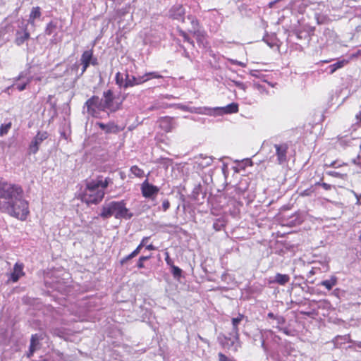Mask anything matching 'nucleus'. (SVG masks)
Masks as SVG:
<instances>
[{"label": "nucleus", "mask_w": 361, "mask_h": 361, "mask_svg": "<svg viewBox=\"0 0 361 361\" xmlns=\"http://www.w3.org/2000/svg\"><path fill=\"white\" fill-rule=\"evenodd\" d=\"M0 211L20 221H25L30 214L29 203L23 197L22 187L1 178Z\"/></svg>", "instance_id": "nucleus-1"}, {"label": "nucleus", "mask_w": 361, "mask_h": 361, "mask_svg": "<svg viewBox=\"0 0 361 361\" xmlns=\"http://www.w3.org/2000/svg\"><path fill=\"white\" fill-rule=\"evenodd\" d=\"M111 183L110 178L107 177L102 180V176H98L97 180L88 181L83 192L80 195L81 201L87 205L99 204L104 197V190Z\"/></svg>", "instance_id": "nucleus-2"}, {"label": "nucleus", "mask_w": 361, "mask_h": 361, "mask_svg": "<svg viewBox=\"0 0 361 361\" xmlns=\"http://www.w3.org/2000/svg\"><path fill=\"white\" fill-rule=\"evenodd\" d=\"M112 216L118 219H130L133 216V214L126 207V203L124 200L112 201L102 207L100 216L103 219H108Z\"/></svg>", "instance_id": "nucleus-3"}, {"label": "nucleus", "mask_w": 361, "mask_h": 361, "mask_svg": "<svg viewBox=\"0 0 361 361\" xmlns=\"http://www.w3.org/2000/svg\"><path fill=\"white\" fill-rule=\"evenodd\" d=\"M102 99L104 111L108 110L110 112H116L121 109L123 102V99L116 97L111 90L104 91Z\"/></svg>", "instance_id": "nucleus-4"}, {"label": "nucleus", "mask_w": 361, "mask_h": 361, "mask_svg": "<svg viewBox=\"0 0 361 361\" xmlns=\"http://www.w3.org/2000/svg\"><path fill=\"white\" fill-rule=\"evenodd\" d=\"M87 108V112L94 118H100L102 111H104L102 99L97 95H93L89 98L85 103Z\"/></svg>", "instance_id": "nucleus-5"}, {"label": "nucleus", "mask_w": 361, "mask_h": 361, "mask_svg": "<svg viewBox=\"0 0 361 361\" xmlns=\"http://www.w3.org/2000/svg\"><path fill=\"white\" fill-rule=\"evenodd\" d=\"M80 63L82 66L81 74H83L90 64L97 66L98 64L97 58L94 57L93 50H85L81 55Z\"/></svg>", "instance_id": "nucleus-6"}, {"label": "nucleus", "mask_w": 361, "mask_h": 361, "mask_svg": "<svg viewBox=\"0 0 361 361\" xmlns=\"http://www.w3.org/2000/svg\"><path fill=\"white\" fill-rule=\"evenodd\" d=\"M159 192V188L156 185L150 184L147 179L141 184V192L145 198L154 200Z\"/></svg>", "instance_id": "nucleus-7"}, {"label": "nucleus", "mask_w": 361, "mask_h": 361, "mask_svg": "<svg viewBox=\"0 0 361 361\" xmlns=\"http://www.w3.org/2000/svg\"><path fill=\"white\" fill-rule=\"evenodd\" d=\"M48 137V133L46 131H39L35 136L29 145V151L31 154H36L39 150L41 143Z\"/></svg>", "instance_id": "nucleus-8"}, {"label": "nucleus", "mask_w": 361, "mask_h": 361, "mask_svg": "<svg viewBox=\"0 0 361 361\" xmlns=\"http://www.w3.org/2000/svg\"><path fill=\"white\" fill-rule=\"evenodd\" d=\"M185 9L181 4L173 5L169 11V16L173 20L185 22Z\"/></svg>", "instance_id": "nucleus-9"}, {"label": "nucleus", "mask_w": 361, "mask_h": 361, "mask_svg": "<svg viewBox=\"0 0 361 361\" xmlns=\"http://www.w3.org/2000/svg\"><path fill=\"white\" fill-rule=\"evenodd\" d=\"M274 148L276 149V156L277 159V163L279 164H283L287 161V153L288 149V145L287 143L275 144Z\"/></svg>", "instance_id": "nucleus-10"}, {"label": "nucleus", "mask_w": 361, "mask_h": 361, "mask_svg": "<svg viewBox=\"0 0 361 361\" xmlns=\"http://www.w3.org/2000/svg\"><path fill=\"white\" fill-rule=\"evenodd\" d=\"M159 128L166 133L171 132L174 127L173 118L169 116L161 117L159 120Z\"/></svg>", "instance_id": "nucleus-11"}, {"label": "nucleus", "mask_w": 361, "mask_h": 361, "mask_svg": "<svg viewBox=\"0 0 361 361\" xmlns=\"http://www.w3.org/2000/svg\"><path fill=\"white\" fill-rule=\"evenodd\" d=\"M24 265L23 263H16L13 267V271L11 275V279L13 282H17L19 279L25 275L23 271Z\"/></svg>", "instance_id": "nucleus-12"}, {"label": "nucleus", "mask_w": 361, "mask_h": 361, "mask_svg": "<svg viewBox=\"0 0 361 361\" xmlns=\"http://www.w3.org/2000/svg\"><path fill=\"white\" fill-rule=\"evenodd\" d=\"M97 125L103 130L105 131L106 133H116L119 131L118 126L114 123H109L107 124H104L102 122H97Z\"/></svg>", "instance_id": "nucleus-13"}, {"label": "nucleus", "mask_w": 361, "mask_h": 361, "mask_svg": "<svg viewBox=\"0 0 361 361\" xmlns=\"http://www.w3.org/2000/svg\"><path fill=\"white\" fill-rule=\"evenodd\" d=\"M290 281V276L288 274H276L275 279L273 281H270L269 283H276L281 286H284Z\"/></svg>", "instance_id": "nucleus-14"}, {"label": "nucleus", "mask_w": 361, "mask_h": 361, "mask_svg": "<svg viewBox=\"0 0 361 361\" xmlns=\"http://www.w3.org/2000/svg\"><path fill=\"white\" fill-rule=\"evenodd\" d=\"M338 283V278L332 275L331 276L329 279L324 280L321 281L319 285L325 287L328 290H331L334 286H335Z\"/></svg>", "instance_id": "nucleus-15"}, {"label": "nucleus", "mask_w": 361, "mask_h": 361, "mask_svg": "<svg viewBox=\"0 0 361 361\" xmlns=\"http://www.w3.org/2000/svg\"><path fill=\"white\" fill-rule=\"evenodd\" d=\"M41 8L39 6L33 7L29 16V23L31 25L35 24V20L37 18H39L41 16Z\"/></svg>", "instance_id": "nucleus-16"}, {"label": "nucleus", "mask_w": 361, "mask_h": 361, "mask_svg": "<svg viewBox=\"0 0 361 361\" xmlns=\"http://www.w3.org/2000/svg\"><path fill=\"white\" fill-rule=\"evenodd\" d=\"M243 318L244 315L243 314H238V316L237 317L232 319L233 331L238 337L239 336L238 325L240 323V322L243 319Z\"/></svg>", "instance_id": "nucleus-17"}, {"label": "nucleus", "mask_w": 361, "mask_h": 361, "mask_svg": "<svg viewBox=\"0 0 361 361\" xmlns=\"http://www.w3.org/2000/svg\"><path fill=\"white\" fill-rule=\"evenodd\" d=\"M349 63L348 60L343 59L337 61L336 63L329 66L330 74H333L336 70L343 68L345 65Z\"/></svg>", "instance_id": "nucleus-18"}, {"label": "nucleus", "mask_w": 361, "mask_h": 361, "mask_svg": "<svg viewBox=\"0 0 361 361\" xmlns=\"http://www.w3.org/2000/svg\"><path fill=\"white\" fill-rule=\"evenodd\" d=\"M223 110L224 112L227 114L237 113L239 110L238 104L235 102L231 103L223 108Z\"/></svg>", "instance_id": "nucleus-19"}, {"label": "nucleus", "mask_w": 361, "mask_h": 361, "mask_svg": "<svg viewBox=\"0 0 361 361\" xmlns=\"http://www.w3.org/2000/svg\"><path fill=\"white\" fill-rule=\"evenodd\" d=\"M178 34L180 36H181L184 41L191 44L192 47L195 46L194 41L189 37L188 33L185 32L183 30H182L180 27H177L176 28Z\"/></svg>", "instance_id": "nucleus-20"}, {"label": "nucleus", "mask_w": 361, "mask_h": 361, "mask_svg": "<svg viewBox=\"0 0 361 361\" xmlns=\"http://www.w3.org/2000/svg\"><path fill=\"white\" fill-rule=\"evenodd\" d=\"M192 35L196 37L197 42H202L206 39L207 34L204 31L199 30H194L191 31Z\"/></svg>", "instance_id": "nucleus-21"}, {"label": "nucleus", "mask_w": 361, "mask_h": 361, "mask_svg": "<svg viewBox=\"0 0 361 361\" xmlns=\"http://www.w3.org/2000/svg\"><path fill=\"white\" fill-rule=\"evenodd\" d=\"M130 171L132 174H133L135 177L142 178L145 176L144 171L138 167L137 165L132 166L130 169Z\"/></svg>", "instance_id": "nucleus-22"}, {"label": "nucleus", "mask_w": 361, "mask_h": 361, "mask_svg": "<svg viewBox=\"0 0 361 361\" xmlns=\"http://www.w3.org/2000/svg\"><path fill=\"white\" fill-rule=\"evenodd\" d=\"M30 33L25 30L24 33L21 36H18L16 38L15 42L18 46L22 45L26 40H27L30 38Z\"/></svg>", "instance_id": "nucleus-23"}, {"label": "nucleus", "mask_w": 361, "mask_h": 361, "mask_svg": "<svg viewBox=\"0 0 361 361\" xmlns=\"http://www.w3.org/2000/svg\"><path fill=\"white\" fill-rule=\"evenodd\" d=\"M137 85V77L131 75L130 80H125L124 89L132 87Z\"/></svg>", "instance_id": "nucleus-24"}, {"label": "nucleus", "mask_w": 361, "mask_h": 361, "mask_svg": "<svg viewBox=\"0 0 361 361\" xmlns=\"http://www.w3.org/2000/svg\"><path fill=\"white\" fill-rule=\"evenodd\" d=\"M115 81H116V84L119 87L124 88L125 80H124V78L123 77V75L120 72H118V73H116Z\"/></svg>", "instance_id": "nucleus-25"}, {"label": "nucleus", "mask_w": 361, "mask_h": 361, "mask_svg": "<svg viewBox=\"0 0 361 361\" xmlns=\"http://www.w3.org/2000/svg\"><path fill=\"white\" fill-rule=\"evenodd\" d=\"M151 258V255L148 256H140L137 262L136 267L138 269H143L145 268V264L144 262Z\"/></svg>", "instance_id": "nucleus-26"}, {"label": "nucleus", "mask_w": 361, "mask_h": 361, "mask_svg": "<svg viewBox=\"0 0 361 361\" xmlns=\"http://www.w3.org/2000/svg\"><path fill=\"white\" fill-rule=\"evenodd\" d=\"M315 192V189L314 188V185H311L309 188L304 190L303 191L300 192L299 195L300 197H306V196H310Z\"/></svg>", "instance_id": "nucleus-27"}, {"label": "nucleus", "mask_w": 361, "mask_h": 361, "mask_svg": "<svg viewBox=\"0 0 361 361\" xmlns=\"http://www.w3.org/2000/svg\"><path fill=\"white\" fill-rule=\"evenodd\" d=\"M11 128V123L9 122L6 124H2L0 127V136L6 134Z\"/></svg>", "instance_id": "nucleus-28"}, {"label": "nucleus", "mask_w": 361, "mask_h": 361, "mask_svg": "<svg viewBox=\"0 0 361 361\" xmlns=\"http://www.w3.org/2000/svg\"><path fill=\"white\" fill-rule=\"evenodd\" d=\"M326 174L329 176L339 178H344L347 176L346 173H341L335 171H329L326 172Z\"/></svg>", "instance_id": "nucleus-29"}, {"label": "nucleus", "mask_w": 361, "mask_h": 361, "mask_svg": "<svg viewBox=\"0 0 361 361\" xmlns=\"http://www.w3.org/2000/svg\"><path fill=\"white\" fill-rule=\"evenodd\" d=\"M56 27V25L54 22H52V21L49 22L47 25V27L45 29L46 34L48 35H51V33L53 32V30H55Z\"/></svg>", "instance_id": "nucleus-30"}, {"label": "nucleus", "mask_w": 361, "mask_h": 361, "mask_svg": "<svg viewBox=\"0 0 361 361\" xmlns=\"http://www.w3.org/2000/svg\"><path fill=\"white\" fill-rule=\"evenodd\" d=\"M172 268V274L176 278H179L181 276L182 270L174 264L171 267Z\"/></svg>", "instance_id": "nucleus-31"}, {"label": "nucleus", "mask_w": 361, "mask_h": 361, "mask_svg": "<svg viewBox=\"0 0 361 361\" xmlns=\"http://www.w3.org/2000/svg\"><path fill=\"white\" fill-rule=\"evenodd\" d=\"M39 336L37 334H33L30 338V345L31 346H34L35 348L39 344Z\"/></svg>", "instance_id": "nucleus-32"}, {"label": "nucleus", "mask_w": 361, "mask_h": 361, "mask_svg": "<svg viewBox=\"0 0 361 361\" xmlns=\"http://www.w3.org/2000/svg\"><path fill=\"white\" fill-rule=\"evenodd\" d=\"M135 257L132 252H130L129 255H126V257H123L120 260L121 265H123L127 263L128 261L132 259L133 258Z\"/></svg>", "instance_id": "nucleus-33"}, {"label": "nucleus", "mask_w": 361, "mask_h": 361, "mask_svg": "<svg viewBox=\"0 0 361 361\" xmlns=\"http://www.w3.org/2000/svg\"><path fill=\"white\" fill-rule=\"evenodd\" d=\"M146 75L148 76L149 80L152 78H161L162 75H161L158 72H149L146 73Z\"/></svg>", "instance_id": "nucleus-34"}, {"label": "nucleus", "mask_w": 361, "mask_h": 361, "mask_svg": "<svg viewBox=\"0 0 361 361\" xmlns=\"http://www.w3.org/2000/svg\"><path fill=\"white\" fill-rule=\"evenodd\" d=\"M224 226V225L222 224L221 221L218 219L216 222L213 224V228L215 231H219L222 229V228Z\"/></svg>", "instance_id": "nucleus-35"}, {"label": "nucleus", "mask_w": 361, "mask_h": 361, "mask_svg": "<svg viewBox=\"0 0 361 361\" xmlns=\"http://www.w3.org/2000/svg\"><path fill=\"white\" fill-rule=\"evenodd\" d=\"M149 80V78L146 75V73L142 76L137 77V85L143 84L144 82Z\"/></svg>", "instance_id": "nucleus-36"}, {"label": "nucleus", "mask_w": 361, "mask_h": 361, "mask_svg": "<svg viewBox=\"0 0 361 361\" xmlns=\"http://www.w3.org/2000/svg\"><path fill=\"white\" fill-rule=\"evenodd\" d=\"M191 24L194 30H199L200 25L199 20L196 18H192Z\"/></svg>", "instance_id": "nucleus-37"}, {"label": "nucleus", "mask_w": 361, "mask_h": 361, "mask_svg": "<svg viewBox=\"0 0 361 361\" xmlns=\"http://www.w3.org/2000/svg\"><path fill=\"white\" fill-rule=\"evenodd\" d=\"M315 185H320L322 186L325 190H330L331 189V185L326 183H321L317 182L315 183Z\"/></svg>", "instance_id": "nucleus-38"}, {"label": "nucleus", "mask_w": 361, "mask_h": 361, "mask_svg": "<svg viewBox=\"0 0 361 361\" xmlns=\"http://www.w3.org/2000/svg\"><path fill=\"white\" fill-rule=\"evenodd\" d=\"M143 244L140 243L137 247L132 252L133 255L136 257L141 251L142 248L143 247Z\"/></svg>", "instance_id": "nucleus-39"}, {"label": "nucleus", "mask_w": 361, "mask_h": 361, "mask_svg": "<svg viewBox=\"0 0 361 361\" xmlns=\"http://www.w3.org/2000/svg\"><path fill=\"white\" fill-rule=\"evenodd\" d=\"M165 261L169 266L171 267L173 265V262L171 259L169 253L168 252L165 253Z\"/></svg>", "instance_id": "nucleus-40"}, {"label": "nucleus", "mask_w": 361, "mask_h": 361, "mask_svg": "<svg viewBox=\"0 0 361 361\" xmlns=\"http://www.w3.org/2000/svg\"><path fill=\"white\" fill-rule=\"evenodd\" d=\"M170 207V202L168 200H164L162 202V209L164 212L168 210Z\"/></svg>", "instance_id": "nucleus-41"}, {"label": "nucleus", "mask_w": 361, "mask_h": 361, "mask_svg": "<svg viewBox=\"0 0 361 361\" xmlns=\"http://www.w3.org/2000/svg\"><path fill=\"white\" fill-rule=\"evenodd\" d=\"M218 357L219 361H231L226 355L222 353H219Z\"/></svg>", "instance_id": "nucleus-42"}, {"label": "nucleus", "mask_w": 361, "mask_h": 361, "mask_svg": "<svg viewBox=\"0 0 361 361\" xmlns=\"http://www.w3.org/2000/svg\"><path fill=\"white\" fill-rule=\"evenodd\" d=\"M35 350H36V348H35L34 346L30 345L29 350L26 354L27 357L28 358L31 357L33 355Z\"/></svg>", "instance_id": "nucleus-43"}, {"label": "nucleus", "mask_w": 361, "mask_h": 361, "mask_svg": "<svg viewBox=\"0 0 361 361\" xmlns=\"http://www.w3.org/2000/svg\"><path fill=\"white\" fill-rule=\"evenodd\" d=\"M28 82H29V81L27 82H25V83H23V84H18V85H16V88L19 91H23V90H24L26 88V86H27Z\"/></svg>", "instance_id": "nucleus-44"}, {"label": "nucleus", "mask_w": 361, "mask_h": 361, "mask_svg": "<svg viewBox=\"0 0 361 361\" xmlns=\"http://www.w3.org/2000/svg\"><path fill=\"white\" fill-rule=\"evenodd\" d=\"M150 237L149 236H145L144 237L140 243H142L143 244V246L145 247L147 244V241L149 240Z\"/></svg>", "instance_id": "nucleus-45"}, {"label": "nucleus", "mask_w": 361, "mask_h": 361, "mask_svg": "<svg viewBox=\"0 0 361 361\" xmlns=\"http://www.w3.org/2000/svg\"><path fill=\"white\" fill-rule=\"evenodd\" d=\"M279 324H283L285 323V319L281 316H277L276 319Z\"/></svg>", "instance_id": "nucleus-46"}, {"label": "nucleus", "mask_w": 361, "mask_h": 361, "mask_svg": "<svg viewBox=\"0 0 361 361\" xmlns=\"http://www.w3.org/2000/svg\"><path fill=\"white\" fill-rule=\"evenodd\" d=\"M145 248L146 250H156V247L151 243V244H149V245H147L145 246Z\"/></svg>", "instance_id": "nucleus-47"}, {"label": "nucleus", "mask_w": 361, "mask_h": 361, "mask_svg": "<svg viewBox=\"0 0 361 361\" xmlns=\"http://www.w3.org/2000/svg\"><path fill=\"white\" fill-rule=\"evenodd\" d=\"M267 317L271 319H276L277 316L274 315L272 312H269Z\"/></svg>", "instance_id": "nucleus-48"}, {"label": "nucleus", "mask_w": 361, "mask_h": 361, "mask_svg": "<svg viewBox=\"0 0 361 361\" xmlns=\"http://www.w3.org/2000/svg\"><path fill=\"white\" fill-rule=\"evenodd\" d=\"M159 109V106H156V105H152L150 107H149V111H153V110H156V109Z\"/></svg>", "instance_id": "nucleus-49"}, {"label": "nucleus", "mask_w": 361, "mask_h": 361, "mask_svg": "<svg viewBox=\"0 0 361 361\" xmlns=\"http://www.w3.org/2000/svg\"><path fill=\"white\" fill-rule=\"evenodd\" d=\"M338 290H339V289H338V288H336V289L333 291L332 294H333L334 295L336 296V297H338Z\"/></svg>", "instance_id": "nucleus-50"}, {"label": "nucleus", "mask_w": 361, "mask_h": 361, "mask_svg": "<svg viewBox=\"0 0 361 361\" xmlns=\"http://www.w3.org/2000/svg\"><path fill=\"white\" fill-rule=\"evenodd\" d=\"M336 164V161H333V162H331V163L330 164L329 166H331V167H334V168H337L338 166H337Z\"/></svg>", "instance_id": "nucleus-51"}, {"label": "nucleus", "mask_w": 361, "mask_h": 361, "mask_svg": "<svg viewBox=\"0 0 361 361\" xmlns=\"http://www.w3.org/2000/svg\"><path fill=\"white\" fill-rule=\"evenodd\" d=\"M125 79L124 80H130V75L127 73L125 75Z\"/></svg>", "instance_id": "nucleus-52"}, {"label": "nucleus", "mask_w": 361, "mask_h": 361, "mask_svg": "<svg viewBox=\"0 0 361 361\" xmlns=\"http://www.w3.org/2000/svg\"><path fill=\"white\" fill-rule=\"evenodd\" d=\"M171 97V96H170V95H166V96L165 97V98H166V99H170Z\"/></svg>", "instance_id": "nucleus-53"}]
</instances>
